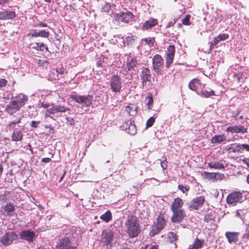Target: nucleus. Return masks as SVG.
Returning a JSON list of instances; mask_svg holds the SVG:
<instances>
[{"mask_svg":"<svg viewBox=\"0 0 249 249\" xmlns=\"http://www.w3.org/2000/svg\"><path fill=\"white\" fill-rule=\"evenodd\" d=\"M243 199V194L239 191H234L230 193L226 197V202L229 205L235 206L241 203Z\"/></svg>","mask_w":249,"mask_h":249,"instance_id":"nucleus-4","label":"nucleus"},{"mask_svg":"<svg viewBox=\"0 0 249 249\" xmlns=\"http://www.w3.org/2000/svg\"><path fill=\"white\" fill-rule=\"evenodd\" d=\"M205 240L203 239H199L196 237L192 245H190L188 249H200L204 245Z\"/></svg>","mask_w":249,"mask_h":249,"instance_id":"nucleus-24","label":"nucleus"},{"mask_svg":"<svg viewBox=\"0 0 249 249\" xmlns=\"http://www.w3.org/2000/svg\"><path fill=\"white\" fill-rule=\"evenodd\" d=\"M103 10L105 12H109V11L111 9L110 5L109 3H106L103 8Z\"/></svg>","mask_w":249,"mask_h":249,"instance_id":"nucleus-58","label":"nucleus"},{"mask_svg":"<svg viewBox=\"0 0 249 249\" xmlns=\"http://www.w3.org/2000/svg\"><path fill=\"white\" fill-rule=\"evenodd\" d=\"M51 161V158H44L42 159L41 161L42 162L48 163Z\"/></svg>","mask_w":249,"mask_h":249,"instance_id":"nucleus-64","label":"nucleus"},{"mask_svg":"<svg viewBox=\"0 0 249 249\" xmlns=\"http://www.w3.org/2000/svg\"><path fill=\"white\" fill-rule=\"evenodd\" d=\"M176 52V48L174 45H170L167 48L165 53V67L168 69L173 63Z\"/></svg>","mask_w":249,"mask_h":249,"instance_id":"nucleus-8","label":"nucleus"},{"mask_svg":"<svg viewBox=\"0 0 249 249\" xmlns=\"http://www.w3.org/2000/svg\"><path fill=\"white\" fill-rule=\"evenodd\" d=\"M199 95L204 98H209L212 96H215V94L213 90L211 89L209 91H207L202 88L200 90Z\"/></svg>","mask_w":249,"mask_h":249,"instance_id":"nucleus-33","label":"nucleus"},{"mask_svg":"<svg viewBox=\"0 0 249 249\" xmlns=\"http://www.w3.org/2000/svg\"><path fill=\"white\" fill-rule=\"evenodd\" d=\"M215 216L212 213H207L204 216V221L207 223H211L214 222L215 220Z\"/></svg>","mask_w":249,"mask_h":249,"instance_id":"nucleus-39","label":"nucleus"},{"mask_svg":"<svg viewBox=\"0 0 249 249\" xmlns=\"http://www.w3.org/2000/svg\"><path fill=\"white\" fill-rule=\"evenodd\" d=\"M201 175L203 178H204L205 179H209L212 180L213 182H214V176H215V174L214 173H210V172H207L206 171L202 172L201 173Z\"/></svg>","mask_w":249,"mask_h":249,"instance_id":"nucleus-38","label":"nucleus"},{"mask_svg":"<svg viewBox=\"0 0 249 249\" xmlns=\"http://www.w3.org/2000/svg\"><path fill=\"white\" fill-rule=\"evenodd\" d=\"M137 37L132 33H128L125 38V43L127 46L131 45L136 39Z\"/></svg>","mask_w":249,"mask_h":249,"instance_id":"nucleus-37","label":"nucleus"},{"mask_svg":"<svg viewBox=\"0 0 249 249\" xmlns=\"http://www.w3.org/2000/svg\"><path fill=\"white\" fill-rule=\"evenodd\" d=\"M27 101V96L20 93L9 102L6 106L5 111L9 115H12L19 111L22 107L24 106Z\"/></svg>","mask_w":249,"mask_h":249,"instance_id":"nucleus-2","label":"nucleus"},{"mask_svg":"<svg viewBox=\"0 0 249 249\" xmlns=\"http://www.w3.org/2000/svg\"><path fill=\"white\" fill-rule=\"evenodd\" d=\"M184 204L183 200L180 197H177L174 199L171 205V210H181Z\"/></svg>","mask_w":249,"mask_h":249,"instance_id":"nucleus-25","label":"nucleus"},{"mask_svg":"<svg viewBox=\"0 0 249 249\" xmlns=\"http://www.w3.org/2000/svg\"><path fill=\"white\" fill-rule=\"evenodd\" d=\"M7 81L5 79H0V88L6 86Z\"/></svg>","mask_w":249,"mask_h":249,"instance_id":"nucleus-57","label":"nucleus"},{"mask_svg":"<svg viewBox=\"0 0 249 249\" xmlns=\"http://www.w3.org/2000/svg\"><path fill=\"white\" fill-rule=\"evenodd\" d=\"M37 45V51H43L44 50H45L46 51H49V49L47 45L43 43H38Z\"/></svg>","mask_w":249,"mask_h":249,"instance_id":"nucleus-46","label":"nucleus"},{"mask_svg":"<svg viewBox=\"0 0 249 249\" xmlns=\"http://www.w3.org/2000/svg\"><path fill=\"white\" fill-rule=\"evenodd\" d=\"M249 124L247 122L245 124H237L228 126L226 129L227 132L232 134H244L248 132Z\"/></svg>","mask_w":249,"mask_h":249,"instance_id":"nucleus-5","label":"nucleus"},{"mask_svg":"<svg viewBox=\"0 0 249 249\" xmlns=\"http://www.w3.org/2000/svg\"><path fill=\"white\" fill-rule=\"evenodd\" d=\"M229 37V35L226 33L221 34L216 36L219 41L225 40L228 39Z\"/></svg>","mask_w":249,"mask_h":249,"instance_id":"nucleus-50","label":"nucleus"},{"mask_svg":"<svg viewBox=\"0 0 249 249\" xmlns=\"http://www.w3.org/2000/svg\"><path fill=\"white\" fill-rule=\"evenodd\" d=\"M70 97L75 102L84 105L86 107H89L92 104V96L88 95L87 96L84 95H76L75 94H72Z\"/></svg>","mask_w":249,"mask_h":249,"instance_id":"nucleus-7","label":"nucleus"},{"mask_svg":"<svg viewBox=\"0 0 249 249\" xmlns=\"http://www.w3.org/2000/svg\"><path fill=\"white\" fill-rule=\"evenodd\" d=\"M21 122V119H18L16 120L15 121L10 122L7 125V127L9 128L10 131H11L12 129H16L17 130V128H16V125L17 124H19Z\"/></svg>","mask_w":249,"mask_h":249,"instance_id":"nucleus-41","label":"nucleus"},{"mask_svg":"<svg viewBox=\"0 0 249 249\" xmlns=\"http://www.w3.org/2000/svg\"><path fill=\"white\" fill-rule=\"evenodd\" d=\"M20 238L32 242L35 237V233L29 230L22 231L19 234Z\"/></svg>","mask_w":249,"mask_h":249,"instance_id":"nucleus-19","label":"nucleus"},{"mask_svg":"<svg viewBox=\"0 0 249 249\" xmlns=\"http://www.w3.org/2000/svg\"><path fill=\"white\" fill-rule=\"evenodd\" d=\"M147 101V108L149 110H151L152 108L153 105V99L152 93H148V95L146 98Z\"/></svg>","mask_w":249,"mask_h":249,"instance_id":"nucleus-40","label":"nucleus"},{"mask_svg":"<svg viewBox=\"0 0 249 249\" xmlns=\"http://www.w3.org/2000/svg\"><path fill=\"white\" fill-rule=\"evenodd\" d=\"M16 16L14 11L3 10L0 12V20L12 19Z\"/></svg>","mask_w":249,"mask_h":249,"instance_id":"nucleus-21","label":"nucleus"},{"mask_svg":"<svg viewBox=\"0 0 249 249\" xmlns=\"http://www.w3.org/2000/svg\"><path fill=\"white\" fill-rule=\"evenodd\" d=\"M40 123L39 121H33L31 122V126L33 128H36L37 127V125Z\"/></svg>","mask_w":249,"mask_h":249,"instance_id":"nucleus-59","label":"nucleus"},{"mask_svg":"<svg viewBox=\"0 0 249 249\" xmlns=\"http://www.w3.org/2000/svg\"><path fill=\"white\" fill-rule=\"evenodd\" d=\"M226 149L229 153H241L239 144H231L230 146H228Z\"/></svg>","mask_w":249,"mask_h":249,"instance_id":"nucleus-34","label":"nucleus"},{"mask_svg":"<svg viewBox=\"0 0 249 249\" xmlns=\"http://www.w3.org/2000/svg\"><path fill=\"white\" fill-rule=\"evenodd\" d=\"M226 140V136L224 134L215 135L212 138L211 142L212 143H220Z\"/></svg>","mask_w":249,"mask_h":249,"instance_id":"nucleus-29","label":"nucleus"},{"mask_svg":"<svg viewBox=\"0 0 249 249\" xmlns=\"http://www.w3.org/2000/svg\"><path fill=\"white\" fill-rule=\"evenodd\" d=\"M239 146L241 148V152H243L244 150H245L246 151L249 152V144L243 143V144H239Z\"/></svg>","mask_w":249,"mask_h":249,"instance_id":"nucleus-54","label":"nucleus"},{"mask_svg":"<svg viewBox=\"0 0 249 249\" xmlns=\"http://www.w3.org/2000/svg\"><path fill=\"white\" fill-rule=\"evenodd\" d=\"M220 41L218 39V38L215 37L214 39L210 42V50H213L214 46L216 45Z\"/></svg>","mask_w":249,"mask_h":249,"instance_id":"nucleus-52","label":"nucleus"},{"mask_svg":"<svg viewBox=\"0 0 249 249\" xmlns=\"http://www.w3.org/2000/svg\"><path fill=\"white\" fill-rule=\"evenodd\" d=\"M125 231L130 238L137 237L141 232V227L138 217L135 215H129L124 222Z\"/></svg>","mask_w":249,"mask_h":249,"instance_id":"nucleus-1","label":"nucleus"},{"mask_svg":"<svg viewBox=\"0 0 249 249\" xmlns=\"http://www.w3.org/2000/svg\"><path fill=\"white\" fill-rule=\"evenodd\" d=\"M152 65L154 71L157 74H160L163 66V59L160 54H156L154 56Z\"/></svg>","mask_w":249,"mask_h":249,"instance_id":"nucleus-10","label":"nucleus"},{"mask_svg":"<svg viewBox=\"0 0 249 249\" xmlns=\"http://www.w3.org/2000/svg\"><path fill=\"white\" fill-rule=\"evenodd\" d=\"M163 158L164 159V160L161 161L160 165H161V167L162 168V169L163 170H165V169H166V168L167 167V161L166 158L165 157H163Z\"/></svg>","mask_w":249,"mask_h":249,"instance_id":"nucleus-56","label":"nucleus"},{"mask_svg":"<svg viewBox=\"0 0 249 249\" xmlns=\"http://www.w3.org/2000/svg\"><path fill=\"white\" fill-rule=\"evenodd\" d=\"M142 41H144L145 43L150 46H153L154 42H155V38L148 37L142 39Z\"/></svg>","mask_w":249,"mask_h":249,"instance_id":"nucleus-45","label":"nucleus"},{"mask_svg":"<svg viewBox=\"0 0 249 249\" xmlns=\"http://www.w3.org/2000/svg\"><path fill=\"white\" fill-rule=\"evenodd\" d=\"M241 160L249 168V158H245L243 159H242Z\"/></svg>","mask_w":249,"mask_h":249,"instance_id":"nucleus-63","label":"nucleus"},{"mask_svg":"<svg viewBox=\"0 0 249 249\" xmlns=\"http://www.w3.org/2000/svg\"><path fill=\"white\" fill-rule=\"evenodd\" d=\"M53 71H54L56 74V76L53 77L54 80H59L60 78H64L67 74V72L65 71L63 67L57 68L55 70H53Z\"/></svg>","mask_w":249,"mask_h":249,"instance_id":"nucleus-28","label":"nucleus"},{"mask_svg":"<svg viewBox=\"0 0 249 249\" xmlns=\"http://www.w3.org/2000/svg\"><path fill=\"white\" fill-rule=\"evenodd\" d=\"M123 128H124L125 131L130 134L134 135L136 133L137 128L136 126L134 124V121H131L130 120L124 123L122 125Z\"/></svg>","mask_w":249,"mask_h":249,"instance_id":"nucleus-17","label":"nucleus"},{"mask_svg":"<svg viewBox=\"0 0 249 249\" xmlns=\"http://www.w3.org/2000/svg\"><path fill=\"white\" fill-rule=\"evenodd\" d=\"M133 17V14L130 11L121 12L114 16V19L117 22L128 23Z\"/></svg>","mask_w":249,"mask_h":249,"instance_id":"nucleus-12","label":"nucleus"},{"mask_svg":"<svg viewBox=\"0 0 249 249\" xmlns=\"http://www.w3.org/2000/svg\"><path fill=\"white\" fill-rule=\"evenodd\" d=\"M167 236L168 239L171 243L176 242L178 238V235L174 232H169L167 234Z\"/></svg>","mask_w":249,"mask_h":249,"instance_id":"nucleus-42","label":"nucleus"},{"mask_svg":"<svg viewBox=\"0 0 249 249\" xmlns=\"http://www.w3.org/2000/svg\"><path fill=\"white\" fill-rule=\"evenodd\" d=\"M114 238V234L113 231H103L101 237V242L104 245H110Z\"/></svg>","mask_w":249,"mask_h":249,"instance_id":"nucleus-16","label":"nucleus"},{"mask_svg":"<svg viewBox=\"0 0 249 249\" xmlns=\"http://www.w3.org/2000/svg\"><path fill=\"white\" fill-rule=\"evenodd\" d=\"M208 166L215 169H223L225 168L224 164L219 161L210 162L207 163Z\"/></svg>","mask_w":249,"mask_h":249,"instance_id":"nucleus-32","label":"nucleus"},{"mask_svg":"<svg viewBox=\"0 0 249 249\" xmlns=\"http://www.w3.org/2000/svg\"><path fill=\"white\" fill-rule=\"evenodd\" d=\"M225 236L229 244L236 243L238 240L239 233L238 232L227 231L225 233Z\"/></svg>","mask_w":249,"mask_h":249,"instance_id":"nucleus-20","label":"nucleus"},{"mask_svg":"<svg viewBox=\"0 0 249 249\" xmlns=\"http://www.w3.org/2000/svg\"><path fill=\"white\" fill-rule=\"evenodd\" d=\"M176 22V20H174V21H170L169 22L166 26V28H169L171 26H173L175 23Z\"/></svg>","mask_w":249,"mask_h":249,"instance_id":"nucleus-62","label":"nucleus"},{"mask_svg":"<svg viewBox=\"0 0 249 249\" xmlns=\"http://www.w3.org/2000/svg\"><path fill=\"white\" fill-rule=\"evenodd\" d=\"M137 108L138 107H135L133 104H130L125 107V111L129 115L134 116L137 114Z\"/></svg>","mask_w":249,"mask_h":249,"instance_id":"nucleus-30","label":"nucleus"},{"mask_svg":"<svg viewBox=\"0 0 249 249\" xmlns=\"http://www.w3.org/2000/svg\"><path fill=\"white\" fill-rule=\"evenodd\" d=\"M28 36L32 37H39L38 31L37 32L36 30H33L31 33H29Z\"/></svg>","mask_w":249,"mask_h":249,"instance_id":"nucleus-55","label":"nucleus"},{"mask_svg":"<svg viewBox=\"0 0 249 249\" xmlns=\"http://www.w3.org/2000/svg\"><path fill=\"white\" fill-rule=\"evenodd\" d=\"M103 56V59H101V58L100 59V60H99L97 63H96V66L98 67H100L102 66V65L103 64V62H104L103 61V59L104 58V56Z\"/></svg>","mask_w":249,"mask_h":249,"instance_id":"nucleus-60","label":"nucleus"},{"mask_svg":"<svg viewBox=\"0 0 249 249\" xmlns=\"http://www.w3.org/2000/svg\"><path fill=\"white\" fill-rule=\"evenodd\" d=\"M56 249H76V247L71 245V242L68 237L59 240L56 246Z\"/></svg>","mask_w":249,"mask_h":249,"instance_id":"nucleus-15","label":"nucleus"},{"mask_svg":"<svg viewBox=\"0 0 249 249\" xmlns=\"http://www.w3.org/2000/svg\"><path fill=\"white\" fill-rule=\"evenodd\" d=\"M173 213L171 220L173 223L181 222L185 217L186 213L183 209L171 211Z\"/></svg>","mask_w":249,"mask_h":249,"instance_id":"nucleus-13","label":"nucleus"},{"mask_svg":"<svg viewBox=\"0 0 249 249\" xmlns=\"http://www.w3.org/2000/svg\"><path fill=\"white\" fill-rule=\"evenodd\" d=\"M3 210L6 212L7 215H12L13 213L15 210V206L11 203H8L5 205Z\"/></svg>","mask_w":249,"mask_h":249,"instance_id":"nucleus-31","label":"nucleus"},{"mask_svg":"<svg viewBox=\"0 0 249 249\" xmlns=\"http://www.w3.org/2000/svg\"><path fill=\"white\" fill-rule=\"evenodd\" d=\"M191 15L187 14L185 17L181 20L182 24L186 26H190L191 24V22L190 21V18Z\"/></svg>","mask_w":249,"mask_h":249,"instance_id":"nucleus-43","label":"nucleus"},{"mask_svg":"<svg viewBox=\"0 0 249 249\" xmlns=\"http://www.w3.org/2000/svg\"><path fill=\"white\" fill-rule=\"evenodd\" d=\"M70 108L64 104L53 105L51 107L45 111V115L46 117H50L52 115L56 117H60L63 113L70 112Z\"/></svg>","mask_w":249,"mask_h":249,"instance_id":"nucleus-3","label":"nucleus"},{"mask_svg":"<svg viewBox=\"0 0 249 249\" xmlns=\"http://www.w3.org/2000/svg\"><path fill=\"white\" fill-rule=\"evenodd\" d=\"M155 122V119L153 117H151L146 122V127L149 128L151 127Z\"/></svg>","mask_w":249,"mask_h":249,"instance_id":"nucleus-49","label":"nucleus"},{"mask_svg":"<svg viewBox=\"0 0 249 249\" xmlns=\"http://www.w3.org/2000/svg\"><path fill=\"white\" fill-rule=\"evenodd\" d=\"M215 176H214V181L217 180H222L224 178V174L222 173H214Z\"/></svg>","mask_w":249,"mask_h":249,"instance_id":"nucleus-53","label":"nucleus"},{"mask_svg":"<svg viewBox=\"0 0 249 249\" xmlns=\"http://www.w3.org/2000/svg\"><path fill=\"white\" fill-rule=\"evenodd\" d=\"M158 20L156 18H152L149 20L146 21L143 23L142 26L143 30H148L152 29L153 27L158 24Z\"/></svg>","mask_w":249,"mask_h":249,"instance_id":"nucleus-23","label":"nucleus"},{"mask_svg":"<svg viewBox=\"0 0 249 249\" xmlns=\"http://www.w3.org/2000/svg\"><path fill=\"white\" fill-rule=\"evenodd\" d=\"M110 85L112 91L120 93L122 87L120 76L118 75H113L110 79Z\"/></svg>","mask_w":249,"mask_h":249,"instance_id":"nucleus-9","label":"nucleus"},{"mask_svg":"<svg viewBox=\"0 0 249 249\" xmlns=\"http://www.w3.org/2000/svg\"><path fill=\"white\" fill-rule=\"evenodd\" d=\"M39 36L44 38H47L49 36L50 32L48 31L42 30L38 31Z\"/></svg>","mask_w":249,"mask_h":249,"instance_id":"nucleus-47","label":"nucleus"},{"mask_svg":"<svg viewBox=\"0 0 249 249\" xmlns=\"http://www.w3.org/2000/svg\"><path fill=\"white\" fill-rule=\"evenodd\" d=\"M166 225V221L164 219V213H160L157 218V224L156 226L160 229L162 230Z\"/></svg>","mask_w":249,"mask_h":249,"instance_id":"nucleus-27","label":"nucleus"},{"mask_svg":"<svg viewBox=\"0 0 249 249\" xmlns=\"http://www.w3.org/2000/svg\"><path fill=\"white\" fill-rule=\"evenodd\" d=\"M140 77L142 80L143 87L149 86L151 85L152 75L151 71L148 68L142 69L140 73Z\"/></svg>","mask_w":249,"mask_h":249,"instance_id":"nucleus-11","label":"nucleus"},{"mask_svg":"<svg viewBox=\"0 0 249 249\" xmlns=\"http://www.w3.org/2000/svg\"><path fill=\"white\" fill-rule=\"evenodd\" d=\"M100 218L106 223L109 222L112 218L111 212L109 210L107 211L105 213L100 216Z\"/></svg>","mask_w":249,"mask_h":249,"instance_id":"nucleus-36","label":"nucleus"},{"mask_svg":"<svg viewBox=\"0 0 249 249\" xmlns=\"http://www.w3.org/2000/svg\"><path fill=\"white\" fill-rule=\"evenodd\" d=\"M161 231V230H160V229L156 226L153 227L152 229L149 232V235L151 237L154 236L155 235L159 233Z\"/></svg>","mask_w":249,"mask_h":249,"instance_id":"nucleus-44","label":"nucleus"},{"mask_svg":"<svg viewBox=\"0 0 249 249\" xmlns=\"http://www.w3.org/2000/svg\"><path fill=\"white\" fill-rule=\"evenodd\" d=\"M178 188L183 193L187 192L190 189V187L189 186H183L182 184H179L178 186Z\"/></svg>","mask_w":249,"mask_h":249,"instance_id":"nucleus-48","label":"nucleus"},{"mask_svg":"<svg viewBox=\"0 0 249 249\" xmlns=\"http://www.w3.org/2000/svg\"><path fill=\"white\" fill-rule=\"evenodd\" d=\"M242 240L245 243L249 240V228L246 229L245 233L243 235Z\"/></svg>","mask_w":249,"mask_h":249,"instance_id":"nucleus-51","label":"nucleus"},{"mask_svg":"<svg viewBox=\"0 0 249 249\" xmlns=\"http://www.w3.org/2000/svg\"><path fill=\"white\" fill-rule=\"evenodd\" d=\"M23 138V134L20 131L16 130L12 135V139L15 142L20 141Z\"/></svg>","mask_w":249,"mask_h":249,"instance_id":"nucleus-35","label":"nucleus"},{"mask_svg":"<svg viewBox=\"0 0 249 249\" xmlns=\"http://www.w3.org/2000/svg\"><path fill=\"white\" fill-rule=\"evenodd\" d=\"M205 202L204 196H196L190 202L189 208L192 210H196L201 208Z\"/></svg>","mask_w":249,"mask_h":249,"instance_id":"nucleus-14","label":"nucleus"},{"mask_svg":"<svg viewBox=\"0 0 249 249\" xmlns=\"http://www.w3.org/2000/svg\"><path fill=\"white\" fill-rule=\"evenodd\" d=\"M205 86V84L201 82V80L197 78H194L190 81L188 87L193 91H197L199 88L202 89Z\"/></svg>","mask_w":249,"mask_h":249,"instance_id":"nucleus-18","label":"nucleus"},{"mask_svg":"<svg viewBox=\"0 0 249 249\" xmlns=\"http://www.w3.org/2000/svg\"><path fill=\"white\" fill-rule=\"evenodd\" d=\"M41 107L44 108H48L50 107V105L48 103H45L44 102H42L41 104Z\"/></svg>","mask_w":249,"mask_h":249,"instance_id":"nucleus-61","label":"nucleus"},{"mask_svg":"<svg viewBox=\"0 0 249 249\" xmlns=\"http://www.w3.org/2000/svg\"><path fill=\"white\" fill-rule=\"evenodd\" d=\"M138 65V63L136 57L127 58L126 66L128 71H134Z\"/></svg>","mask_w":249,"mask_h":249,"instance_id":"nucleus-22","label":"nucleus"},{"mask_svg":"<svg viewBox=\"0 0 249 249\" xmlns=\"http://www.w3.org/2000/svg\"><path fill=\"white\" fill-rule=\"evenodd\" d=\"M242 76L243 73L241 72H231L229 75V79L234 84H239Z\"/></svg>","mask_w":249,"mask_h":249,"instance_id":"nucleus-26","label":"nucleus"},{"mask_svg":"<svg viewBox=\"0 0 249 249\" xmlns=\"http://www.w3.org/2000/svg\"><path fill=\"white\" fill-rule=\"evenodd\" d=\"M18 238V235L15 232L7 231L1 237L0 242L2 245L6 247L11 245Z\"/></svg>","mask_w":249,"mask_h":249,"instance_id":"nucleus-6","label":"nucleus"}]
</instances>
